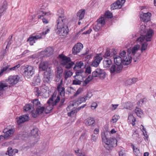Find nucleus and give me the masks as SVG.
Returning a JSON list of instances; mask_svg holds the SVG:
<instances>
[{
  "label": "nucleus",
  "mask_w": 156,
  "mask_h": 156,
  "mask_svg": "<svg viewBox=\"0 0 156 156\" xmlns=\"http://www.w3.org/2000/svg\"><path fill=\"white\" fill-rule=\"evenodd\" d=\"M57 19L55 25V30L57 34L60 36L66 35L69 32L67 20L64 16V12L63 9H60L58 11Z\"/></svg>",
  "instance_id": "1"
},
{
  "label": "nucleus",
  "mask_w": 156,
  "mask_h": 156,
  "mask_svg": "<svg viewBox=\"0 0 156 156\" xmlns=\"http://www.w3.org/2000/svg\"><path fill=\"white\" fill-rule=\"evenodd\" d=\"M126 52L124 50L121 51L119 53L120 56L115 55L113 57L115 64L117 65L121 66L123 67L122 63L125 66H127L130 64L132 59V57L130 55L126 56Z\"/></svg>",
  "instance_id": "2"
},
{
  "label": "nucleus",
  "mask_w": 156,
  "mask_h": 156,
  "mask_svg": "<svg viewBox=\"0 0 156 156\" xmlns=\"http://www.w3.org/2000/svg\"><path fill=\"white\" fill-rule=\"evenodd\" d=\"M104 147L106 149L109 150L111 148L115 147L117 146V140L115 138L109 137L105 143Z\"/></svg>",
  "instance_id": "3"
},
{
  "label": "nucleus",
  "mask_w": 156,
  "mask_h": 156,
  "mask_svg": "<svg viewBox=\"0 0 156 156\" xmlns=\"http://www.w3.org/2000/svg\"><path fill=\"white\" fill-rule=\"evenodd\" d=\"M24 72L23 73V76L29 78L32 76L34 73V70L33 67L31 66H28L25 67L23 69Z\"/></svg>",
  "instance_id": "4"
},
{
  "label": "nucleus",
  "mask_w": 156,
  "mask_h": 156,
  "mask_svg": "<svg viewBox=\"0 0 156 156\" xmlns=\"http://www.w3.org/2000/svg\"><path fill=\"white\" fill-rule=\"evenodd\" d=\"M106 73L101 69H97L92 73V76L94 77H99L101 79H104L105 77Z\"/></svg>",
  "instance_id": "5"
},
{
  "label": "nucleus",
  "mask_w": 156,
  "mask_h": 156,
  "mask_svg": "<svg viewBox=\"0 0 156 156\" xmlns=\"http://www.w3.org/2000/svg\"><path fill=\"white\" fill-rule=\"evenodd\" d=\"M56 97V94L54 93L50 97L47 103L48 105H51L52 107L56 105L60 100V98L59 96L58 95L56 99L54 102V100Z\"/></svg>",
  "instance_id": "6"
},
{
  "label": "nucleus",
  "mask_w": 156,
  "mask_h": 156,
  "mask_svg": "<svg viewBox=\"0 0 156 156\" xmlns=\"http://www.w3.org/2000/svg\"><path fill=\"white\" fill-rule=\"evenodd\" d=\"M122 67L121 66H117L116 64L112 65L110 68V71L111 74L119 73L122 71Z\"/></svg>",
  "instance_id": "7"
},
{
  "label": "nucleus",
  "mask_w": 156,
  "mask_h": 156,
  "mask_svg": "<svg viewBox=\"0 0 156 156\" xmlns=\"http://www.w3.org/2000/svg\"><path fill=\"white\" fill-rule=\"evenodd\" d=\"M58 57L60 58V62L61 65L63 66H65L68 62L71 61L70 58L64 55L63 54L59 55Z\"/></svg>",
  "instance_id": "8"
},
{
  "label": "nucleus",
  "mask_w": 156,
  "mask_h": 156,
  "mask_svg": "<svg viewBox=\"0 0 156 156\" xmlns=\"http://www.w3.org/2000/svg\"><path fill=\"white\" fill-rule=\"evenodd\" d=\"M20 79V77L17 75L10 76L8 78V82L12 86L17 84Z\"/></svg>",
  "instance_id": "9"
},
{
  "label": "nucleus",
  "mask_w": 156,
  "mask_h": 156,
  "mask_svg": "<svg viewBox=\"0 0 156 156\" xmlns=\"http://www.w3.org/2000/svg\"><path fill=\"white\" fill-rule=\"evenodd\" d=\"M54 51V49L52 47H49L47 48L44 51L40 52V56L43 55V56L44 57H49L52 55Z\"/></svg>",
  "instance_id": "10"
},
{
  "label": "nucleus",
  "mask_w": 156,
  "mask_h": 156,
  "mask_svg": "<svg viewBox=\"0 0 156 156\" xmlns=\"http://www.w3.org/2000/svg\"><path fill=\"white\" fill-rule=\"evenodd\" d=\"M140 46L139 44L136 45L132 48H130L128 49L127 50V55L128 57L131 54V55H134L137 51L140 48Z\"/></svg>",
  "instance_id": "11"
},
{
  "label": "nucleus",
  "mask_w": 156,
  "mask_h": 156,
  "mask_svg": "<svg viewBox=\"0 0 156 156\" xmlns=\"http://www.w3.org/2000/svg\"><path fill=\"white\" fill-rule=\"evenodd\" d=\"M30 119V117L28 115H26L20 116L16 118V122L18 125L28 121Z\"/></svg>",
  "instance_id": "12"
},
{
  "label": "nucleus",
  "mask_w": 156,
  "mask_h": 156,
  "mask_svg": "<svg viewBox=\"0 0 156 156\" xmlns=\"http://www.w3.org/2000/svg\"><path fill=\"white\" fill-rule=\"evenodd\" d=\"M151 15V13L148 12L147 13L140 14V20L143 22H147L150 20V17Z\"/></svg>",
  "instance_id": "13"
},
{
  "label": "nucleus",
  "mask_w": 156,
  "mask_h": 156,
  "mask_svg": "<svg viewBox=\"0 0 156 156\" xmlns=\"http://www.w3.org/2000/svg\"><path fill=\"white\" fill-rule=\"evenodd\" d=\"M83 48V45L81 43H77L76 45L73 47L72 49L73 53L74 55H76Z\"/></svg>",
  "instance_id": "14"
},
{
  "label": "nucleus",
  "mask_w": 156,
  "mask_h": 156,
  "mask_svg": "<svg viewBox=\"0 0 156 156\" xmlns=\"http://www.w3.org/2000/svg\"><path fill=\"white\" fill-rule=\"evenodd\" d=\"M15 131L14 128H11L6 130H4V132H5L4 134V139H7L9 137L12 136Z\"/></svg>",
  "instance_id": "15"
},
{
  "label": "nucleus",
  "mask_w": 156,
  "mask_h": 156,
  "mask_svg": "<svg viewBox=\"0 0 156 156\" xmlns=\"http://www.w3.org/2000/svg\"><path fill=\"white\" fill-rule=\"evenodd\" d=\"M102 57L99 55H97L95 58L94 60L93 61L91 66L96 67L99 65L101 61L102 60Z\"/></svg>",
  "instance_id": "16"
},
{
  "label": "nucleus",
  "mask_w": 156,
  "mask_h": 156,
  "mask_svg": "<svg viewBox=\"0 0 156 156\" xmlns=\"http://www.w3.org/2000/svg\"><path fill=\"white\" fill-rule=\"evenodd\" d=\"M39 39V35H35V34H33V36L30 37L27 39V41L30 42V44L31 45H33L36 41Z\"/></svg>",
  "instance_id": "17"
},
{
  "label": "nucleus",
  "mask_w": 156,
  "mask_h": 156,
  "mask_svg": "<svg viewBox=\"0 0 156 156\" xmlns=\"http://www.w3.org/2000/svg\"><path fill=\"white\" fill-rule=\"evenodd\" d=\"M152 37L148 36L146 35L144 36L143 35H141L136 40V41L138 42H142L145 39L146 41H151V38Z\"/></svg>",
  "instance_id": "18"
},
{
  "label": "nucleus",
  "mask_w": 156,
  "mask_h": 156,
  "mask_svg": "<svg viewBox=\"0 0 156 156\" xmlns=\"http://www.w3.org/2000/svg\"><path fill=\"white\" fill-rule=\"evenodd\" d=\"M51 70L49 68L48 71L44 72L43 81L47 82L50 80V76L51 75Z\"/></svg>",
  "instance_id": "19"
},
{
  "label": "nucleus",
  "mask_w": 156,
  "mask_h": 156,
  "mask_svg": "<svg viewBox=\"0 0 156 156\" xmlns=\"http://www.w3.org/2000/svg\"><path fill=\"white\" fill-rule=\"evenodd\" d=\"M8 3L6 1H4L0 5V12L4 13L7 9Z\"/></svg>",
  "instance_id": "20"
},
{
  "label": "nucleus",
  "mask_w": 156,
  "mask_h": 156,
  "mask_svg": "<svg viewBox=\"0 0 156 156\" xmlns=\"http://www.w3.org/2000/svg\"><path fill=\"white\" fill-rule=\"evenodd\" d=\"M48 67V63L47 61L41 62L40 63V71H45Z\"/></svg>",
  "instance_id": "21"
},
{
  "label": "nucleus",
  "mask_w": 156,
  "mask_h": 156,
  "mask_svg": "<svg viewBox=\"0 0 156 156\" xmlns=\"http://www.w3.org/2000/svg\"><path fill=\"white\" fill-rule=\"evenodd\" d=\"M86 10L84 9L80 10L77 12L76 15L78 17V20H83L84 17Z\"/></svg>",
  "instance_id": "22"
},
{
  "label": "nucleus",
  "mask_w": 156,
  "mask_h": 156,
  "mask_svg": "<svg viewBox=\"0 0 156 156\" xmlns=\"http://www.w3.org/2000/svg\"><path fill=\"white\" fill-rule=\"evenodd\" d=\"M112 64V61L110 58H107L103 61V66L105 68L109 67Z\"/></svg>",
  "instance_id": "23"
},
{
  "label": "nucleus",
  "mask_w": 156,
  "mask_h": 156,
  "mask_svg": "<svg viewBox=\"0 0 156 156\" xmlns=\"http://www.w3.org/2000/svg\"><path fill=\"white\" fill-rule=\"evenodd\" d=\"M57 89L59 93V95L62 97H64L65 94V88L64 87L60 86V85H58Z\"/></svg>",
  "instance_id": "24"
},
{
  "label": "nucleus",
  "mask_w": 156,
  "mask_h": 156,
  "mask_svg": "<svg viewBox=\"0 0 156 156\" xmlns=\"http://www.w3.org/2000/svg\"><path fill=\"white\" fill-rule=\"evenodd\" d=\"M8 87L7 84L4 81L0 82V96L3 94L4 88Z\"/></svg>",
  "instance_id": "25"
},
{
  "label": "nucleus",
  "mask_w": 156,
  "mask_h": 156,
  "mask_svg": "<svg viewBox=\"0 0 156 156\" xmlns=\"http://www.w3.org/2000/svg\"><path fill=\"white\" fill-rule=\"evenodd\" d=\"M95 121L93 118L89 117L87 119L85 122V124L88 126L93 125Z\"/></svg>",
  "instance_id": "26"
},
{
  "label": "nucleus",
  "mask_w": 156,
  "mask_h": 156,
  "mask_svg": "<svg viewBox=\"0 0 156 156\" xmlns=\"http://www.w3.org/2000/svg\"><path fill=\"white\" fill-rule=\"evenodd\" d=\"M119 5V3H118L117 1H116L115 2L112 4L111 5V9L112 10H114L117 9H119L121 7V6Z\"/></svg>",
  "instance_id": "27"
},
{
  "label": "nucleus",
  "mask_w": 156,
  "mask_h": 156,
  "mask_svg": "<svg viewBox=\"0 0 156 156\" xmlns=\"http://www.w3.org/2000/svg\"><path fill=\"white\" fill-rule=\"evenodd\" d=\"M33 103V107L32 108H38L39 109V101L38 99H35L32 101Z\"/></svg>",
  "instance_id": "28"
},
{
  "label": "nucleus",
  "mask_w": 156,
  "mask_h": 156,
  "mask_svg": "<svg viewBox=\"0 0 156 156\" xmlns=\"http://www.w3.org/2000/svg\"><path fill=\"white\" fill-rule=\"evenodd\" d=\"M93 78L92 76L89 75L83 82L82 85L83 86H85L91 80H93Z\"/></svg>",
  "instance_id": "29"
},
{
  "label": "nucleus",
  "mask_w": 156,
  "mask_h": 156,
  "mask_svg": "<svg viewBox=\"0 0 156 156\" xmlns=\"http://www.w3.org/2000/svg\"><path fill=\"white\" fill-rule=\"evenodd\" d=\"M97 23L99 25H101V26H103L105 23V20L104 17H101L97 21Z\"/></svg>",
  "instance_id": "30"
},
{
  "label": "nucleus",
  "mask_w": 156,
  "mask_h": 156,
  "mask_svg": "<svg viewBox=\"0 0 156 156\" xmlns=\"http://www.w3.org/2000/svg\"><path fill=\"white\" fill-rule=\"evenodd\" d=\"M33 109L31 104H27L23 107L24 110L26 112H30Z\"/></svg>",
  "instance_id": "31"
},
{
  "label": "nucleus",
  "mask_w": 156,
  "mask_h": 156,
  "mask_svg": "<svg viewBox=\"0 0 156 156\" xmlns=\"http://www.w3.org/2000/svg\"><path fill=\"white\" fill-rule=\"evenodd\" d=\"M83 62L80 61L79 62H77L76 63L75 66L73 68L74 70H76V68L79 69L81 68V67L83 66Z\"/></svg>",
  "instance_id": "32"
},
{
  "label": "nucleus",
  "mask_w": 156,
  "mask_h": 156,
  "mask_svg": "<svg viewBox=\"0 0 156 156\" xmlns=\"http://www.w3.org/2000/svg\"><path fill=\"white\" fill-rule=\"evenodd\" d=\"M135 111L136 115L139 117L141 118L143 115V112L140 108H136Z\"/></svg>",
  "instance_id": "33"
},
{
  "label": "nucleus",
  "mask_w": 156,
  "mask_h": 156,
  "mask_svg": "<svg viewBox=\"0 0 156 156\" xmlns=\"http://www.w3.org/2000/svg\"><path fill=\"white\" fill-rule=\"evenodd\" d=\"M107 132L101 133V137L102 140L105 143L109 138V136L107 134Z\"/></svg>",
  "instance_id": "34"
},
{
  "label": "nucleus",
  "mask_w": 156,
  "mask_h": 156,
  "mask_svg": "<svg viewBox=\"0 0 156 156\" xmlns=\"http://www.w3.org/2000/svg\"><path fill=\"white\" fill-rule=\"evenodd\" d=\"M36 109V110H34V108L33 109V110H32L31 111L32 116L34 118L36 117L38 115L39 113V109Z\"/></svg>",
  "instance_id": "35"
},
{
  "label": "nucleus",
  "mask_w": 156,
  "mask_h": 156,
  "mask_svg": "<svg viewBox=\"0 0 156 156\" xmlns=\"http://www.w3.org/2000/svg\"><path fill=\"white\" fill-rule=\"evenodd\" d=\"M38 129L37 128H35L33 129L32 130H31V135L33 136L36 137L37 136H38Z\"/></svg>",
  "instance_id": "36"
},
{
  "label": "nucleus",
  "mask_w": 156,
  "mask_h": 156,
  "mask_svg": "<svg viewBox=\"0 0 156 156\" xmlns=\"http://www.w3.org/2000/svg\"><path fill=\"white\" fill-rule=\"evenodd\" d=\"M16 151V152H18V151L16 149L12 150L11 147H9L8 148L7 152L9 155L10 156H13L14 155V151Z\"/></svg>",
  "instance_id": "37"
},
{
  "label": "nucleus",
  "mask_w": 156,
  "mask_h": 156,
  "mask_svg": "<svg viewBox=\"0 0 156 156\" xmlns=\"http://www.w3.org/2000/svg\"><path fill=\"white\" fill-rule=\"evenodd\" d=\"M79 105V104L78 103V102H77V100L76 99V100L71 102L70 103V105H69V106L67 108V109H68V108H71L73 106H75L76 107Z\"/></svg>",
  "instance_id": "38"
},
{
  "label": "nucleus",
  "mask_w": 156,
  "mask_h": 156,
  "mask_svg": "<svg viewBox=\"0 0 156 156\" xmlns=\"http://www.w3.org/2000/svg\"><path fill=\"white\" fill-rule=\"evenodd\" d=\"M76 71V75L74 76V78L76 80H77V79L76 78V76H82L81 74L82 73L84 72L83 70V69H80V70H75Z\"/></svg>",
  "instance_id": "39"
},
{
  "label": "nucleus",
  "mask_w": 156,
  "mask_h": 156,
  "mask_svg": "<svg viewBox=\"0 0 156 156\" xmlns=\"http://www.w3.org/2000/svg\"><path fill=\"white\" fill-rule=\"evenodd\" d=\"M49 105L47 106L46 108H45V112L46 114H48L51 112V110L53 109V107L52 106H51V105Z\"/></svg>",
  "instance_id": "40"
},
{
  "label": "nucleus",
  "mask_w": 156,
  "mask_h": 156,
  "mask_svg": "<svg viewBox=\"0 0 156 156\" xmlns=\"http://www.w3.org/2000/svg\"><path fill=\"white\" fill-rule=\"evenodd\" d=\"M10 66V65H8L5 67H3L0 70V76H1L2 75L3 73L7 70H8Z\"/></svg>",
  "instance_id": "41"
},
{
  "label": "nucleus",
  "mask_w": 156,
  "mask_h": 156,
  "mask_svg": "<svg viewBox=\"0 0 156 156\" xmlns=\"http://www.w3.org/2000/svg\"><path fill=\"white\" fill-rule=\"evenodd\" d=\"M131 146L133 149V152L135 155L136 156L138 155L140 153L139 150L136 147L135 148L133 144H132Z\"/></svg>",
  "instance_id": "42"
},
{
  "label": "nucleus",
  "mask_w": 156,
  "mask_h": 156,
  "mask_svg": "<svg viewBox=\"0 0 156 156\" xmlns=\"http://www.w3.org/2000/svg\"><path fill=\"white\" fill-rule=\"evenodd\" d=\"M73 73L70 71H68L65 73L64 78L66 80L68 77H71L73 75Z\"/></svg>",
  "instance_id": "43"
},
{
  "label": "nucleus",
  "mask_w": 156,
  "mask_h": 156,
  "mask_svg": "<svg viewBox=\"0 0 156 156\" xmlns=\"http://www.w3.org/2000/svg\"><path fill=\"white\" fill-rule=\"evenodd\" d=\"M105 16L107 18H112L113 17L112 14L109 11H106L105 13Z\"/></svg>",
  "instance_id": "44"
},
{
  "label": "nucleus",
  "mask_w": 156,
  "mask_h": 156,
  "mask_svg": "<svg viewBox=\"0 0 156 156\" xmlns=\"http://www.w3.org/2000/svg\"><path fill=\"white\" fill-rule=\"evenodd\" d=\"M77 102H78V103L79 104L84 102H85L86 101L84 97H79L77 99Z\"/></svg>",
  "instance_id": "45"
},
{
  "label": "nucleus",
  "mask_w": 156,
  "mask_h": 156,
  "mask_svg": "<svg viewBox=\"0 0 156 156\" xmlns=\"http://www.w3.org/2000/svg\"><path fill=\"white\" fill-rule=\"evenodd\" d=\"M108 56H110V57H112L111 54V49L108 48L106 49V51L104 55V57L106 58V57Z\"/></svg>",
  "instance_id": "46"
},
{
  "label": "nucleus",
  "mask_w": 156,
  "mask_h": 156,
  "mask_svg": "<svg viewBox=\"0 0 156 156\" xmlns=\"http://www.w3.org/2000/svg\"><path fill=\"white\" fill-rule=\"evenodd\" d=\"M75 64L74 62H68L65 66V68L67 69H69Z\"/></svg>",
  "instance_id": "47"
},
{
  "label": "nucleus",
  "mask_w": 156,
  "mask_h": 156,
  "mask_svg": "<svg viewBox=\"0 0 156 156\" xmlns=\"http://www.w3.org/2000/svg\"><path fill=\"white\" fill-rule=\"evenodd\" d=\"M148 44L147 42H144L142 44L141 48V51L143 52L144 51H145L147 49Z\"/></svg>",
  "instance_id": "48"
},
{
  "label": "nucleus",
  "mask_w": 156,
  "mask_h": 156,
  "mask_svg": "<svg viewBox=\"0 0 156 156\" xmlns=\"http://www.w3.org/2000/svg\"><path fill=\"white\" fill-rule=\"evenodd\" d=\"M140 30L139 32L141 34H143L146 33V30L145 26L142 25L140 26Z\"/></svg>",
  "instance_id": "49"
},
{
  "label": "nucleus",
  "mask_w": 156,
  "mask_h": 156,
  "mask_svg": "<svg viewBox=\"0 0 156 156\" xmlns=\"http://www.w3.org/2000/svg\"><path fill=\"white\" fill-rule=\"evenodd\" d=\"M48 144V141H45L42 143L41 145V149L42 150H46Z\"/></svg>",
  "instance_id": "50"
},
{
  "label": "nucleus",
  "mask_w": 156,
  "mask_h": 156,
  "mask_svg": "<svg viewBox=\"0 0 156 156\" xmlns=\"http://www.w3.org/2000/svg\"><path fill=\"white\" fill-rule=\"evenodd\" d=\"M44 14H40V19L41 20L42 22L44 24H47L48 23L47 20L44 18L43 17Z\"/></svg>",
  "instance_id": "51"
},
{
  "label": "nucleus",
  "mask_w": 156,
  "mask_h": 156,
  "mask_svg": "<svg viewBox=\"0 0 156 156\" xmlns=\"http://www.w3.org/2000/svg\"><path fill=\"white\" fill-rule=\"evenodd\" d=\"M20 64H19L16 66H14V67L8 69V71H12L13 70H16L20 67Z\"/></svg>",
  "instance_id": "52"
},
{
  "label": "nucleus",
  "mask_w": 156,
  "mask_h": 156,
  "mask_svg": "<svg viewBox=\"0 0 156 156\" xmlns=\"http://www.w3.org/2000/svg\"><path fill=\"white\" fill-rule=\"evenodd\" d=\"M119 118V116L117 115H114L112 117V120L113 123L116 122Z\"/></svg>",
  "instance_id": "53"
},
{
  "label": "nucleus",
  "mask_w": 156,
  "mask_h": 156,
  "mask_svg": "<svg viewBox=\"0 0 156 156\" xmlns=\"http://www.w3.org/2000/svg\"><path fill=\"white\" fill-rule=\"evenodd\" d=\"M46 8V7H45L44 6H43V5H42L40 9H40V14H44V15H45L46 13H47V12H46L43 11V10H44Z\"/></svg>",
  "instance_id": "54"
},
{
  "label": "nucleus",
  "mask_w": 156,
  "mask_h": 156,
  "mask_svg": "<svg viewBox=\"0 0 156 156\" xmlns=\"http://www.w3.org/2000/svg\"><path fill=\"white\" fill-rule=\"evenodd\" d=\"M85 135L86 134L85 133H82L79 138V140L80 141H84L85 140H86V137Z\"/></svg>",
  "instance_id": "55"
},
{
  "label": "nucleus",
  "mask_w": 156,
  "mask_h": 156,
  "mask_svg": "<svg viewBox=\"0 0 156 156\" xmlns=\"http://www.w3.org/2000/svg\"><path fill=\"white\" fill-rule=\"evenodd\" d=\"M82 81L77 80H74L73 81V84L75 85H80L81 84V82Z\"/></svg>",
  "instance_id": "56"
},
{
  "label": "nucleus",
  "mask_w": 156,
  "mask_h": 156,
  "mask_svg": "<svg viewBox=\"0 0 156 156\" xmlns=\"http://www.w3.org/2000/svg\"><path fill=\"white\" fill-rule=\"evenodd\" d=\"M154 34V32L153 30L151 29H150L149 30L147 31L146 34L145 35L148 36H151L152 37L153 34Z\"/></svg>",
  "instance_id": "57"
},
{
  "label": "nucleus",
  "mask_w": 156,
  "mask_h": 156,
  "mask_svg": "<svg viewBox=\"0 0 156 156\" xmlns=\"http://www.w3.org/2000/svg\"><path fill=\"white\" fill-rule=\"evenodd\" d=\"M92 96V93L91 92H88L86 95L84 96L86 100L89 99Z\"/></svg>",
  "instance_id": "58"
},
{
  "label": "nucleus",
  "mask_w": 156,
  "mask_h": 156,
  "mask_svg": "<svg viewBox=\"0 0 156 156\" xmlns=\"http://www.w3.org/2000/svg\"><path fill=\"white\" fill-rule=\"evenodd\" d=\"M101 28V26L97 23L93 27L94 30L96 32L98 31Z\"/></svg>",
  "instance_id": "59"
},
{
  "label": "nucleus",
  "mask_w": 156,
  "mask_h": 156,
  "mask_svg": "<svg viewBox=\"0 0 156 156\" xmlns=\"http://www.w3.org/2000/svg\"><path fill=\"white\" fill-rule=\"evenodd\" d=\"M98 138V136L94 134H92L91 136V139L92 142H96L97 141Z\"/></svg>",
  "instance_id": "60"
},
{
  "label": "nucleus",
  "mask_w": 156,
  "mask_h": 156,
  "mask_svg": "<svg viewBox=\"0 0 156 156\" xmlns=\"http://www.w3.org/2000/svg\"><path fill=\"white\" fill-rule=\"evenodd\" d=\"M11 41V38L9 39H8L7 40L6 42H8V43L6 45L5 49H6L8 48L9 47L11 44H12Z\"/></svg>",
  "instance_id": "61"
},
{
  "label": "nucleus",
  "mask_w": 156,
  "mask_h": 156,
  "mask_svg": "<svg viewBox=\"0 0 156 156\" xmlns=\"http://www.w3.org/2000/svg\"><path fill=\"white\" fill-rule=\"evenodd\" d=\"M91 72V69L90 66H88L86 68L85 73L90 74Z\"/></svg>",
  "instance_id": "62"
},
{
  "label": "nucleus",
  "mask_w": 156,
  "mask_h": 156,
  "mask_svg": "<svg viewBox=\"0 0 156 156\" xmlns=\"http://www.w3.org/2000/svg\"><path fill=\"white\" fill-rule=\"evenodd\" d=\"M83 88L80 87L77 90L76 93L74 94V96L76 97L79 94L82 90Z\"/></svg>",
  "instance_id": "63"
},
{
  "label": "nucleus",
  "mask_w": 156,
  "mask_h": 156,
  "mask_svg": "<svg viewBox=\"0 0 156 156\" xmlns=\"http://www.w3.org/2000/svg\"><path fill=\"white\" fill-rule=\"evenodd\" d=\"M65 100H66V99H65V98H62L61 99L60 103L58 105L59 107H60L62 105H63V104L65 101Z\"/></svg>",
  "instance_id": "64"
}]
</instances>
